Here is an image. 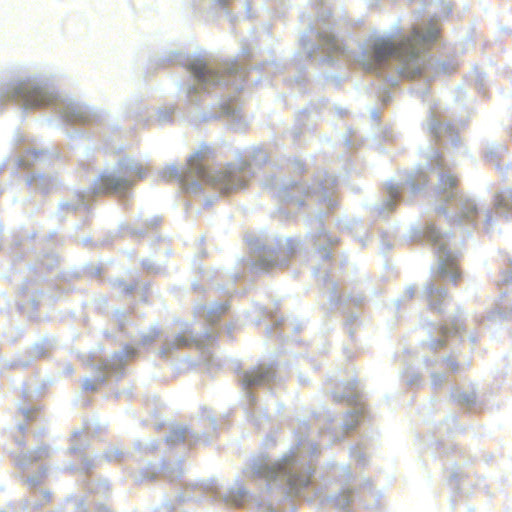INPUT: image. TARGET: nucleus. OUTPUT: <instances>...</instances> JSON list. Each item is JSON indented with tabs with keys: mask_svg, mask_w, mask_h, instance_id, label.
<instances>
[{
	"mask_svg": "<svg viewBox=\"0 0 512 512\" xmlns=\"http://www.w3.org/2000/svg\"><path fill=\"white\" fill-rule=\"evenodd\" d=\"M148 170L142 166H138L134 168L133 174L131 176V179H128L130 182H132V185L143 178L146 177Z\"/></svg>",
	"mask_w": 512,
	"mask_h": 512,
	"instance_id": "1a4fd4ad",
	"label": "nucleus"
},
{
	"mask_svg": "<svg viewBox=\"0 0 512 512\" xmlns=\"http://www.w3.org/2000/svg\"><path fill=\"white\" fill-rule=\"evenodd\" d=\"M441 186L446 188H455L458 184V179L455 176L452 175H442L441 179Z\"/></svg>",
	"mask_w": 512,
	"mask_h": 512,
	"instance_id": "6e6552de",
	"label": "nucleus"
},
{
	"mask_svg": "<svg viewBox=\"0 0 512 512\" xmlns=\"http://www.w3.org/2000/svg\"><path fill=\"white\" fill-rule=\"evenodd\" d=\"M310 482V476H289L288 483L292 487L307 486Z\"/></svg>",
	"mask_w": 512,
	"mask_h": 512,
	"instance_id": "0eeeda50",
	"label": "nucleus"
},
{
	"mask_svg": "<svg viewBox=\"0 0 512 512\" xmlns=\"http://www.w3.org/2000/svg\"><path fill=\"white\" fill-rule=\"evenodd\" d=\"M207 154H208V152H206V151H199V152L195 153L194 155H192L190 157L188 164H189L190 171L195 173V175L198 178H200L202 180L210 181L207 178V171L204 166V162L207 159Z\"/></svg>",
	"mask_w": 512,
	"mask_h": 512,
	"instance_id": "20e7f679",
	"label": "nucleus"
},
{
	"mask_svg": "<svg viewBox=\"0 0 512 512\" xmlns=\"http://www.w3.org/2000/svg\"><path fill=\"white\" fill-rule=\"evenodd\" d=\"M439 34L438 23L428 20L414 25L409 34L398 44H395L390 38H375L370 44L369 56L371 59L364 64L365 68L375 70L391 58L400 61L415 59L432 46Z\"/></svg>",
	"mask_w": 512,
	"mask_h": 512,
	"instance_id": "f257e3e1",
	"label": "nucleus"
},
{
	"mask_svg": "<svg viewBox=\"0 0 512 512\" xmlns=\"http://www.w3.org/2000/svg\"><path fill=\"white\" fill-rule=\"evenodd\" d=\"M19 96L26 108H41L53 104L55 94L41 86L23 85L19 89Z\"/></svg>",
	"mask_w": 512,
	"mask_h": 512,
	"instance_id": "f03ea898",
	"label": "nucleus"
},
{
	"mask_svg": "<svg viewBox=\"0 0 512 512\" xmlns=\"http://www.w3.org/2000/svg\"><path fill=\"white\" fill-rule=\"evenodd\" d=\"M286 470H287V461H285L284 463H276V464L272 465L271 467H268L267 469L263 470L261 472V474L264 477L272 478V477H277L282 472L284 474H286Z\"/></svg>",
	"mask_w": 512,
	"mask_h": 512,
	"instance_id": "423d86ee",
	"label": "nucleus"
},
{
	"mask_svg": "<svg viewBox=\"0 0 512 512\" xmlns=\"http://www.w3.org/2000/svg\"><path fill=\"white\" fill-rule=\"evenodd\" d=\"M189 70L193 73V75L202 81L206 80V75L209 73L206 64L202 61H195L189 65Z\"/></svg>",
	"mask_w": 512,
	"mask_h": 512,
	"instance_id": "39448f33",
	"label": "nucleus"
},
{
	"mask_svg": "<svg viewBox=\"0 0 512 512\" xmlns=\"http://www.w3.org/2000/svg\"><path fill=\"white\" fill-rule=\"evenodd\" d=\"M132 186L128 179L114 175H102L94 185V194H111L126 191Z\"/></svg>",
	"mask_w": 512,
	"mask_h": 512,
	"instance_id": "7ed1b4c3",
	"label": "nucleus"
},
{
	"mask_svg": "<svg viewBox=\"0 0 512 512\" xmlns=\"http://www.w3.org/2000/svg\"><path fill=\"white\" fill-rule=\"evenodd\" d=\"M263 379L262 374H256L255 376L253 373H246L243 378L244 385L251 386L255 384H259Z\"/></svg>",
	"mask_w": 512,
	"mask_h": 512,
	"instance_id": "9d476101",
	"label": "nucleus"
}]
</instances>
